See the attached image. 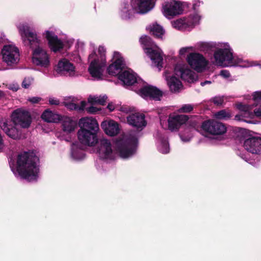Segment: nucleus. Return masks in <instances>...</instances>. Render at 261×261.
Wrapping results in <instances>:
<instances>
[{
  "instance_id": "obj_49",
  "label": "nucleus",
  "mask_w": 261,
  "mask_h": 261,
  "mask_svg": "<svg viewBox=\"0 0 261 261\" xmlns=\"http://www.w3.org/2000/svg\"><path fill=\"white\" fill-rule=\"evenodd\" d=\"M11 89H12L13 91H17L18 89V87H15L13 88H11Z\"/></svg>"
},
{
  "instance_id": "obj_17",
  "label": "nucleus",
  "mask_w": 261,
  "mask_h": 261,
  "mask_svg": "<svg viewBox=\"0 0 261 261\" xmlns=\"http://www.w3.org/2000/svg\"><path fill=\"white\" fill-rule=\"evenodd\" d=\"M137 93L146 99L160 100L162 96V92L156 87L145 85L136 91Z\"/></svg>"
},
{
  "instance_id": "obj_2",
  "label": "nucleus",
  "mask_w": 261,
  "mask_h": 261,
  "mask_svg": "<svg viewBox=\"0 0 261 261\" xmlns=\"http://www.w3.org/2000/svg\"><path fill=\"white\" fill-rule=\"evenodd\" d=\"M19 34L25 45L31 47H37L33 54L32 61L34 64L42 67L47 68L49 66V56L46 51L40 46V40L36 34L25 24H20L18 26Z\"/></svg>"
},
{
  "instance_id": "obj_39",
  "label": "nucleus",
  "mask_w": 261,
  "mask_h": 261,
  "mask_svg": "<svg viewBox=\"0 0 261 261\" xmlns=\"http://www.w3.org/2000/svg\"><path fill=\"white\" fill-rule=\"evenodd\" d=\"M253 100L254 102L261 101V91H256L253 94Z\"/></svg>"
},
{
  "instance_id": "obj_8",
  "label": "nucleus",
  "mask_w": 261,
  "mask_h": 261,
  "mask_svg": "<svg viewBox=\"0 0 261 261\" xmlns=\"http://www.w3.org/2000/svg\"><path fill=\"white\" fill-rule=\"evenodd\" d=\"M155 0H131L130 4H124L121 9V17L129 18L133 13L145 14L151 10L155 6Z\"/></svg>"
},
{
  "instance_id": "obj_50",
  "label": "nucleus",
  "mask_w": 261,
  "mask_h": 261,
  "mask_svg": "<svg viewBox=\"0 0 261 261\" xmlns=\"http://www.w3.org/2000/svg\"><path fill=\"white\" fill-rule=\"evenodd\" d=\"M3 96H4L3 92L2 91L0 90V97Z\"/></svg>"
},
{
  "instance_id": "obj_51",
  "label": "nucleus",
  "mask_w": 261,
  "mask_h": 261,
  "mask_svg": "<svg viewBox=\"0 0 261 261\" xmlns=\"http://www.w3.org/2000/svg\"><path fill=\"white\" fill-rule=\"evenodd\" d=\"M249 163H250V164H252V162H249Z\"/></svg>"
},
{
  "instance_id": "obj_11",
  "label": "nucleus",
  "mask_w": 261,
  "mask_h": 261,
  "mask_svg": "<svg viewBox=\"0 0 261 261\" xmlns=\"http://www.w3.org/2000/svg\"><path fill=\"white\" fill-rule=\"evenodd\" d=\"M235 106L237 109L240 111V114L235 116L234 119L236 120L252 123V121L250 119H253L255 116L261 117V106L254 109L253 112L252 110L255 105H244L241 102H239L236 103Z\"/></svg>"
},
{
  "instance_id": "obj_25",
  "label": "nucleus",
  "mask_w": 261,
  "mask_h": 261,
  "mask_svg": "<svg viewBox=\"0 0 261 261\" xmlns=\"http://www.w3.org/2000/svg\"><path fill=\"white\" fill-rule=\"evenodd\" d=\"M118 78L126 86L132 85L136 83H138L140 81V79H137L136 74L130 69L122 72L119 75Z\"/></svg>"
},
{
  "instance_id": "obj_24",
  "label": "nucleus",
  "mask_w": 261,
  "mask_h": 261,
  "mask_svg": "<svg viewBox=\"0 0 261 261\" xmlns=\"http://www.w3.org/2000/svg\"><path fill=\"white\" fill-rule=\"evenodd\" d=\"M127 120L130 125L141 129L146 124L144 115L139 113L132 114L127 117Z\"/></svg>"
},
{
  "instance_id": "obj_3",
  "label": "nucleus",
  "mask_w": 261,
  "mask_h": 261,
  "mask_svg": "<svg viewBox=\"0 0 261 261\" xmlns=\"http://www.w3.org/2000/svg\"><path fill=\"white\" fill-rule=\"evenodd\" d=\"M39 159L34 152L23 151L18 154L17 167H11L14 174L30 181L36 180L38 177Z\"/></svg>"
},
{
  "instance_id": "obj_14",
  "label": "nucleus",
  "mask_w": 261,
  "mask_h": 261,
  "mask_svg": "<svg viewBox=\"0 0 261 261\" xmlns=\"http://www.w3.org/2000/svg\"><path fill=\"white\" fill-rule=\"evenodd\" d=\"M200 20V16L198 14L191 15L187 18L178 19L171 22L173 28L182 30L194 27L198 24Z\"/></svg>"
},
{
  "instance_id": "obj_4",
  "label": "nucleus",
  "mask_w": 261,
  "mask_h": 261,
  "mask_svg": "<svg viewBox=\"0 0 261 261\" xmlns=\"http://www.w3.org/2000/svg\"><path fill=\"white\" fill-rule=\"evenodd\" d=\"M11 117V120L2 119L0 121V127L9 137L16 139L19 137L20 133L16 127L12 125V123L27 128L32 122L31 116L28 111L19 108L13 112Z\"/></svg>"
},
{
  "instance_id": "obj_13",
  "label": "nucleus",
  "mask_w": 261,
  "mask_h": 261,
  "mask_svg": "<svg viewBox=\"0 0 261 261\" xmlns=\"http://www.w3.org/2000/svg\"><path fill=\"white\" fill-rule=\"evenodd\" d=\"M201 127L203 130L214 136L222 135L227 131V127L224 124L215 120L203 122Z\"/></svg>"
},
{
  "instance_id": "obj_29",
  "label": "nucleus",
  "mask_w": 261,
  "mask_h": 261,
  "mask_svg": "<svg viewBox=\"0 0 261 261\" xmlns=\"http://www.w3.org/2000/svg\"><path fill=\"white\" fill-rule=\"evenodd\" d=\"M63 130L67 134L73 132L76 127V123L69 117H65L62 122Z\"/></svg>"
},
{
  "instance_id": "obj_21",
  "label": "nucleus",
  "mask_w": 261,
  "mask_h": 261,
  "mask_svg": "<svg viewBox=\"0 0 261 261\" xmlns=\"http://www.w3.org/2000/svg\"><path fill=\"white\" fill-rule=\"evenodd\" d=\"M244 147L246 150L252 153H261V138L250 137L244 142Z\"/></svg>"
},
{
  "instance_id": "obj_16",
  "label": "nucleus",
  "mask_w": 261,
  "mask_h": 261,
  "mask_svg": "<svg viewBox=\"0 0 261 261\" xmlns=\"http://www.w3.org/2000/svg\"><path fill=\"white\" fill-rule=\"evenodd\" d=\"M97 133L85 129H79L77 132V137L81 144L93 146L98 142Z\"/></svg>"
},
{
  "instance_id": "obj_47",
  "label": "nucleus",
  "mask_w": 261,
  "mask_h": 261,
  "mask_svg": "<svg viewBox=\"0 0 261 261\" xmlns=\"http://www.w3.org/2000/svg\"><path fill=\"white\" fill-rule=\"evenodd\" d=\"M211 81H206L204 82H201V85L202 86H204V85H205V84H211Z\"/></svg>"
},
{
  "instance_id": "obj_42",
  "label": "nucleus",
  "mask_w": 261,
  "mask_h": 261,
  "mask_svg": "<svg viewBox=\"0 0 261 261\" xmlns=\"http://www.w3.org/2000/svg\"><path fill=\"white\" fill-rule=\"evenodd\" d=\"M220 74V75H221L222 76H223V77H224L225 79H227V78L229 77L230 76V73L228 71H227L226 70H221Z\"/></svg>"
},
{
  "instance_id": "obj_27",
  "label": "nucleus",
  "mask_w": 261,
  "mask_h": 261,
  "mask_svg": "<svg viewBox=\"0 0 261 261\" xmlns=\"http://www.w3.org/2000/svg\"><path fill=\"white\" fill-rule=\"evenodd\" d=\"M155 137L158 140V148L162 153H167L169 152V146L167 139V136L164 134L157 132Z\"/></svg>"
},
{
  "instance_id": "obj_15",
  "label": "nucleus",
  "mask_w": 261,
  "mask_h": 261,
  "mask_svg": "<svg viewBox=\"0 0 261 261\" xmlns=\"http://www.w3.org/2000/svg\"><path fill=\"white\" fill-rule=\"evenodd\" d=\"M189 65L197 72H202L206 67L208 61L199 53H190L186 58Z\"/></svg>"
},
{
  "instance_id": "obj_9",
  "label": "nucleus",
  "mask_w": 261,
  "mask_h": 261,
  "mask_svg": "<svg viewBox=\"0 0 261 261\" xmlns=\"http://www.w3.org/2000/svg\"><path fill=\"white\" fill-rule=\"evenodd\" d=\"M140 42L145 53L150 58L154 66L160 70L163 60L162 50L152 41L149 37L146 35L141 37Z\"/></svg>"
},
{
  "instance_id": "obj_40",
  "label": "nucleus",
  "mask_w": 261,
  "mask_h": 261,
  "mask_svg": "<svg viewBox=\"0 0 261 261\" xmlns=\"http://www.w3.org/2000/svg\"><path fill=\"white\" fill-rule=\"evenodd\" d=\"M224 98L223 97H215L213 99V102L217 105H221L223 103Z\"/></svg>"
},
{
  "instance_id": "obj_7",
  "label": "nucleus",
  "mask_w": 261,
  "mask_h": 261,
  "mask_svg": "<svg viewBox=\"0 0 261 261\" xmlns=\"http://www.w3.org/2000/svg\"><path fill=\"white\" fill-rule=\"evenodd\" d=\"M105 53V48L100 46L98 48V54L94 52L89 56L88 60L90 64L88 71L94 80L103 79V73L106 65Z\"/></svg>"
},
{
  "instance_id": "obj_19",
  "label": "nucleus",
  "mask_w": 261,
  "mask_h": 261,
  "mask_svg": "<svg viewBox=\"0 0 261 261\" xmlns=\"http://www.w3.org/2000/svg\"><path fill=\"white\" fill-rule=\"evenodd\" d=\"M56 71L61 75L73 76L75 75L74 65L65 59L59 61L56 67Z\"/></svg>"
},
{
  "instance_id": "obj_20",
  "label": "nucleus",
  "mask_w": 261,
  "mask_h": 261,
  "mask_svg": "<svg viewBox=\"0 0 261 261\" xmlns=\"http://www.w3.org/2000/svg\"><path fill=\"white\" fill-rule=\"evenodd\" d=\"M188 119L189 117L185 115L171 114L168 119L169 129L172 132L177 131Z\"/></svg>"
},
{
  "instance_id": "obj_18",
  "label": "nucleus",
  "mask_w": 261,
  "mask_h": 261,
  "mask_svg": "<svg viewBox=\"0 0 261 261\" xmlns=\"http://www.w3.org/2000/svg\"><path fill=\"white\" fill-rule=\"evenodd\" d=\"M112 61L113 63L108 68V72L112 75H119L125 66L123 58L119 53L114 52Z\"/></svg>"
},
{
  "instance_id": "obj_5",
  "label": "nucleus",
  "mask_w": 261,
  "mask_h": 261,
  "mask_svg": "<svg viewBox=\"0 0 261 261\" xmlns=\"http://www.w3.org/2000/svg\"><path fill=\"white\" fill-rule=\"evenodd\" d=\"M172 72L171 69L167 68L164 75L170 89L173 92H177L182 88L180 81L174 74L190 83L194 82L197 79V74L185 64H176L174 69V74H172Z\"/></svg>"
},
{
  "instance_id": "obj_45",
  "label": "nucleus",
  "mask_w": 261,
  "mask_h": 261,
  "mask_svg": "<svg viewBox=\"0 0 261 261\" xmlns=\"http://www.w3.org/2000/svg\"><path fill=\"white\" fill-rule=\"evenodd\" d=\"M118 110L124 112L125 113H127L129 112V109L126 107H121L120 108L118 107Z\"/></svg>"
},
{
  "instance_id": "obj_43",
  "label": "nucleus",
  "mask_w": 261,
  "mask_h": 261,
  "mask_svg": "<svg viewBox=\"0 0 261 261\" xmlns=\"http://www.w3.org/2000/svg\"><path fill=\"white\" fill-rule=\"evenodd\" d=\"M49 102L50 105H58L59 104V100L54 97H50Z\"/></svg>"
},
{
  "instance_id": "obj_35",
  "label": "nucleus",
  "mask_w": 261,
  "mask_h": 261,
  "mask_svg": "<svg viewBox=\"0 0 261 261\" xmlns=\"http://www.w3.org/2000/svg\"><path fill=\"white\" fill-rule=\"evenodd\" d=\"M195 130V126L191 128H186L180 134L181 140L183 142H188L193 137V132Z\"/></svg>"
},
{
  "instance_id": "obj_10",
  "label": "nucleus",
  "mask_w": 261,
  "mask_h": 261,
  "mask_svg": "<svg viewBox=\"0 0 261 261\" xmlns=\"http://www.w3.org/2000/svg\"><path fill=\"white\" fill-rule=\"evenodd\" d=\"M189 4L187 2L176 0H166L162 5V12L167 18L171 19L182 14Z\"/></svg>"
},
{
  "instance_id": "obj_1",
  "label": "nucleus",
  "mask_w": 261,
  "mask_h": 261,
  "mask_svg": "<svg viewBox=\"0 0 261 261\" xmlns=\"http://www.w3.org/2000/svg\"><path fill=\"white\" fill-rule=\"evenodd\" d=\"M137 142L136 136L124 135L116 140L114 144L115 149L112 150L110 142L102 139L100 140L97 152L99 157L104 160H113L117 154L122 158H127L135 152Z\"/></svg>"
},
{
  "instance_id": "obj_22",
  "label": "nucleus",
  "mask_w": 261,
  "mask_h": 261,
  "mask_svg": "<svg viewBox=\"0 0 261 261\" xmlns=\"http://www.w3.org/2000/svg\"><path fill=\"white\" fill-rule=\"evenodd\" d=\"M80 129H85L90 132L98 133L99 125L97 120L92 117H84L80 119Z\"/></svg>"
},
{
  "instance_id": "obj_33",
  "label": "nucleus",
  "mask_w": 261,
  "mask_h": 261,
  "mask_svg": "<svg viewBox=\"0 0 261 261\" xmlns=\"http://www.w3.org/2000/svg\"><path fill=\"white\" fill-rule=\"evenodd\" d=\"M107 99V96L106 95L103 96H90L88 99V101L89 103L94 104H99L103 105L106 102Z\"/></svg>"
},
{
  "instance_id": "obj_6",
  "label": "nucleus",
  "mask_w": 261,
  "mask_h": 261,
  "mask_svg": "<svg viewBox=\"0 0 261 261\" xmlns=\"http://www.w3.org/2000/svg\"><path fill=\"white\" fill-rule=\"evenodd\" d=\"M215 64L219 66L227 67L239 66L244 67L261 65L255 62H251L247 64L243 63L241 59L233 56L229 45L224 44L223 48L217 49L214 54Z\"/></svg>"
},
{
  "instance_id": "obj_32",
  "label": "nucleus",
  "mask_w": 261,
  "mask_h": 261,
  "mask_svg": "<svg viewBox=\"0 0 261 261\" xmlns=\"http://www.w3.org/2000/svg\"><path fill=\"white\" fill-rule=\"evenodd\" d=\"M86 105V102L85 101H81L80 103H75L74 102L66 103L65 106L68 109L71 110H75L78 112H81L85 109Z\"/></svg>"
},
{
  "instance_id": "obj_34",
  "label": "nucleus",
  "mask_w": 261,
  "mask_h": 261,
  "mask_svg": "<svg viewBox=\"0 0 261 261\" xmlns=\"http://www.w3.org/2000/svg\"><path fill=\"white\" fill-rule=\"evenodd\" d=\"M214 116L217 119L226 120L231 117L232 114L229 110H222L215 113Z\"/></svg>"
},
{
  "instance_id": "obj_12",
  "label": "nucleus",
  "mask_w": 261,
  "mask_h": 261,
  "mask_svg": "<svg viewBox=\"0 0 261 261\" xmlns=\"http://www.w3.org/2000/svg\"><path fill=\"white\" fill-rule=\"evenodd\" d=\"M1 54L3 61L8 65L17 64L19 60V49L14 44L4 45Z\"/></svg>"
},
{
  "instance_id": "obj_46",
  "label": "nucleus",
  "mask_w": 261,
  "mask_h": 261,
  "mask_svg": "<svg viewBox=\"0 0 261 261\" xmlns=\"http://www.w3.org/2000/svg\"><path fill=\"white\" fill-rule=\"evenodd\" d=\"M107 107L110 111H113L115 109H117L118 108V107H115L113 103H109Z\"/></svg>"
},
{
  "instance_id": "obj_31",
  "label": "nucleus",
  "mask_w": 261,
  "mask_h": 261,
  "mask_svg": "<svg viewBox=\"0 0 261 261\" xmlns=\"http://www.w3.org/2000/svg\"><path fill=\"white\" fill-rule=\"evenodd\" d=\"M71 156L75 160H81L85 158V154L82 149L78 148L77 144L72 145Z\"/></svg>"
},
{
  "instance_id": "obj_44",
  "label": "nucleus",
  "mask_w": 261,
  "mask_h": 261,
  "mask_svg": "<svg viewBox=\"0 0 261 261\" xmlns=\"http://www.w3.org/2000/svg\"><path fill=\"white\" fill-rule=\"evenodd\" d=\"M41 100V98L38 97H33L31 98H29L28 100L32 102V103H38Z\"/></svg>"
},
{
  "instance_id": "obj_48",
  "label": "nucleus",
  "mask_w": 261,
  "mask_h": 261,
  "mask_svg": "<svg viewBox=\"0 0 261 261\" xmlns=\"http://www.w3.org/2000/svg\"><path fill=\"white\" fill-rule=\"evenodd\" d=\"M241 157L243 159L245 160L246 162H248V160H247V156H246V155L242 154V155L241 156Z\"/></svg>"
},
{
  "instance_id": "obj_30",
  "label": "nucleus",
  "mask_w": 261,
  "mask_h": 261,
  "mask_svg": "<svg viewBox=\"0 0 261 261\" xmlns=\"http://www.w3.org/2000/svg\"><path fill=\"white\" fill-rule=\"evenodd\" d=\"M147 30L150 33L158 38H163L164 34V30L163 28L157 23H153L147 27Z\"/></svg>"
},
{
  "instance_id": "obj_41",
  "label": "nucleus",
  "mask_w": 261,
  "mask_h": 261,
  "mask_svg": "<svg viewBox=\"0 0 261 261\" xmlns=\"http://www.w3.org/2000/svg\"><path fill=\"white\" fill-rule=\"evenodd\" d=\"M87 111L89 113H95L100 110L99 109L96 107L91 106L86 109Z\"/></svg>"
},
{
  "instance_id": "obj_38",
  "label": "nucleus",
  "mask_w": 261,
  "mask_h": 261,
  "mask_svg": "<svg viewBox=\"0 0 261 261\" xmlns=\"http://www.w3.org/2000/svg\"><path fill=\"white\" fill-rule=\"evenodd\" d=\"M33 81V79L31 77H27L24 78L22 83V86L24 88H28L32 84Z\"/></svg>"
},
{
  "instance_id": "obj_37",
  "label": "nucleus",
  "mask_w": 261,
  "mask_h": 261,
  "mask_svg": "<svg viewBox=\"0 0 261 261\" xmlns=\"http://www.w3.org/2000/svg\"><path fill=\"white\" fill-rule=\"evenodd\" d=\"M193 50L194 48L192 46L185 47L181 48L179 50V54L181 56H185L187 54H189V55L190 53H192L191 51H192Z\"/></svg>"
},
{
  "instance_id": "obj_23",
  "label": "nucleus",
  "mask_w": 261,
  "mask_h": 261,
  "mask_svg": "<svg viewBox=\"0 0 261 261\" xmlns=\"http://www.w3.org/2000/svg\"><path fill=\"white\" fill-rule=\"evenodd\" d=\"M101 127L105 133L110 136H116L120 131L119 124L113 120L103 121L101 124Z\"/></svg>"
},
{
  "instance_id": "obj_26",
  "label": "nucleus",
  "mask_w": 261,
  "mask_h": 261,
  "mask_svg": "<svg viewBox=\"0 0 261 261\" xmlns=\"http://www.w3.org/2000/svg\"><path fill=\"white\" fill-rule=\"evenodd\" d=\"M46 38L48 41L50 49L54 52L60 50L63 47L62 41L52 32H46Z\"/></svg>"
},
{
  "instance_id": "obj_36",
  "label": "nucleus",
  "mask_w": 261,
  "mask_h": 261,
  "mask_svg": "<svg viewBox=\"0 0 261 261\" xmlns=\"http://www.w3.org/2000/svg\"><path fill=\"white\" fill-rule=\"evenodd\" d=\"M193 110V106L190 104L182 105L177 111L179 113H189Z\"/></svg>"
},
{
  "instance_id": "obj_28",
  "label": "nucleus",
  "mask_w": 261,
  "mask_h": 261,
  "mask_svg": "<svg viewBox=\"0 0 261 261\" xmlns=\"http://www.w3.org/2000/svg\"><path fill=\"white\" fill-rule=\"evenodd\" d=\"M41 118L47 122L57 123L61 120V116L52 111L46 110L42 114Z\"/></svg>"
}]
</instances>
